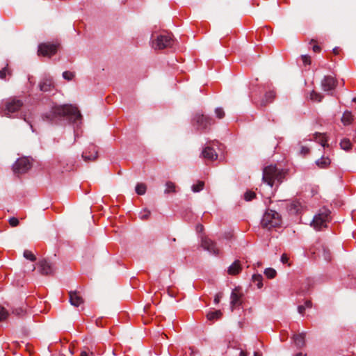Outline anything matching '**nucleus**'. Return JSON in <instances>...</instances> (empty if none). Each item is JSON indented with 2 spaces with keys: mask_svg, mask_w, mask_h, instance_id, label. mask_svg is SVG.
<instances>
[{
  "mask_svg": "<svg viewBox=\"0 0 356 356\" xmlns=\"http://www.w3.org/2000/svg\"><path fill=\"white\" fill-rule=\"evenodd\" d=\"M54 88V85L51 78L45 77L39 83V88L42 92H50Z\"/></svg>",
  "mask_w": 356,
  "mask_h": 356,
  "instance_id": "f8f14e48",
  "label": "nucleus"
},
{
  "mask_svg": "<svg viewBox=\"0 0 356 356\" xmlns=\"http://www.w3.org/2000/svg\"><path fill=\"white\" fill-rule=\"evenodd\" d=\"M22 106V102L16 99L8 100L6 104V108L4 110V114L6 116H9L10 113L18 111Z\"/></svg>",
  "mask_w": 356,
  "mask_h": 356,
  "instance_id": "9d476101",
  "label": "nucleus"
},
{
  "mask_svg": "<svg viewBox=\"0 0 356 356\" xmlns=\"http://www.w3.org/2000/svg\"><path fill=\"white\" fill-rule=\"evenodd\" d=\"M313 140L319 143L323 147L327 145V138L325 134L316 133L314 135Z\"/></svg>",
  "mask_w": 356,
  "mask_h": 356,
  "instance_id": "6ab92c4d",
  "label": "nucleus"
},
{
  "mask_svg": "<svg viewBox=\"0 0 356 356\" xmlns=\"http://www.w3.org/2000/svg\"><path fill=\"white\" fill-rule=\"evenodd\" d=\"M330 163V159L325 156H323L321 159L316 161V164L321 168H325Z\"/></svg>",
  "mask_w": 356,
  "mask_h": 356,
  "instance_id": "412c9836",
  "label": "nucleus"
},
{
  "mask_svg": "<svg viewBox=\"0 0 356 356\" xmlns=\"http://www.w3.org/2000/svg\"><path fill=\"white\" fill-rule=\"evenodd\" d=\"M7 74H10V72L8 71L7 67H5L2 70H0V78L4 79Z\"/></svg>",
  "mask_w": 356,
  "mask_h": 356,
  "instance_id": "4c0bfd02",
  "label": "nucleus"
},
{
  "mask_svg": "<svg viewBox=\"0 0 356 356\" xmlns=\"http://www.w3.org/2000/svg\"><path fill=\"white\" fill-rule=\"evenodd\" d=\"M304 306L305 308H311L312 307V303L310 300H306Z\"/></svg>",
  "mask_w": 356,
  "mask_h": 356,
  "instance_id": "09e8293b",
  "label": "nucleus"
},
{
  "mask_svg": "<svg viewBox=\"0 0 356 356\" xmlns=\"http://www.w3.org/2000/svg\"><path fill=\"white\" fill-rule=\"evenodd\" d=\"M63 77L67 81H70L73 79L74 74L72 72L66 71L63 73Z\"/></svg>",
  "mask_w": 356,
  "mask_h": 356,
  "instance_id": "e433bc0d",
  "label": "nucleus"
},
{
  "mask_svg": "<svg viewBox=\"0 0 356 356\" xmlns=\"http://www.w3.org/2000/svg\"><path fill=\"white\" fill-rule=\"evenodd\" d=\"M254 356H259V354H258L257 353H256V352H255V353H254Z\"/></svg>",
  "mask_w": 356,
  "mask_h": 356,
  "instance_id": "6e6d98bb",
  "label": "nucleus"
},
{
  "mask_svg": "<svg viewBox=\"0 0 356 356\" xmlns=\"http://www.w3.org/2000/svg\"><path fill=\"white\" fill-rule=\"evenodd\" d=\"M323 96L314 90L311 91L309 95V99L312 102H320Z\"/></svg>",
  "mask_w": 356,
  "mask_h": 356,
  "instance_id": "5701e85b",
  "label": "nucleus"
},
{
  "mask_svg": "<svg viewBox=\"0 0 356 356\" xmlns=\"http://www.w3.org/2000/svg\"><path fill=\"white\" fill-rule=\"evenodd\" d=\"M302 59L305 65H309L311 63L309 56L307 55L302 56Z\"/></svg>",
  "mask_w": 356,
  "mask_h": 356,
  "instance_id": "79ce46f5",
  "label": "nucleus"
},
{
  "mask_svg": "<svg viewBox=\"0 0 356 356\" xmlns=\"http://www.w3.org/2000/svg\"><path fill=\"white\" fill-rule=\"evenodd\" d=\"M8 315V312L5 309L4 307L0 305V321H3L7 318Z\"/></svg>",
  "mask_w": 356,
  "mask_h": 356,
  "instance_id": "72a5a7b5",
  "label": "nucleus"
},
{
  "mask_svg": "<svg viewBox=\"0 0 356 356\" xmlns=\"http://www.w3.org/2000/svg\"><path fill=\"white\" fill-rule=\"evenodd\" d=\"M255 193L252 191H247L244 194V198L246 201H250L255 197Z\"/></svg>",
  "mask_w": 356,
  "mask_h": 356,
  "instance_id": "f704fd0d",
  "label": "nucleus"
},
{
  "mask_svg": "<svg viewBox=\"0 0 356 356\" xmlns=\"http://www.w3.org/2000/svg\"><path fill=\"white\" fill-rule=\"evenodd\" d=\"M282 222L280 215L274 210H267L261 219V225L264 228L270 229L280 226Z\"/></svg>",
  "mask_w": 356,
  "mask_h": 356,
  "instance_id": "20e7f679",
  "label": "nucleus"
},
{
  "mask_svg": "<svg viewBox=\"0 0 356 356\" xmlns=\"http://www.w3.org/2000/svg\"><path fill=\"white\" fill-rule=\"evenodd\" d=\"M242 270L241 263L238 260H236L232 263L227 269V273L231 275H236L238 274Z\"/></svg>",
  "mask_w": 356,
  "mask_h": 356,
  "instance_id": "a211bd4d",
  "label": "nucleus"
},
{
  "mask_svg": "<svg viewBox=\"0 0 356 356\" xmlns=\"http://www.w3.org/2000/svg\"><path fill=\"white\" fill-rule=\"evenodd\" d=\"M203 226L202 225H197L196 226V231L197 232H202L203 231Z\"/></svg>",
  "mask_w": 356,
  "mask_h": 356,
  "instance_id": "3c124183",
  "label": "nucleus"
},
{
  "mask_svg": "<svg viewBox=\"0 0 356 356\" xmlns=\"http://www.w3.org/2000/svg\"><path fill=\"white\" fill-rule=\"evenodd\" d=\"M242 294L237 293V289H234L230 295V305H231V309L233 311L234 308L235 307H237L241 305V298Z\"/></svg>",
  "mask_w": 356,
  "mask_h": 356,
  "instance_id": "4468645a",
  "label": "nucleus"
},
{
  "mask_svg": "<svg viewBox=\"0 0 356 356\" xmlns=\"http://www.w3.org/2000/svg\"><path fill=\"white\" fill-rule=\"evenodd\" d=\"M80 356H88L86 351H82Z\"/></svg>",
  "mask_w": 356,
  "mask_h": 356,
  "instance_id": "864d4df0",
  "label": "nucleus"
},
{
  "mask_svg": "<svg viewBox=\"0 0 356 356\" xmlns=\"http://www.w3.org/2000/svg\"><path fill=\"white\" fill-rule=\"evenodd\" d=\"M323 257L325 260L327 261H330L331 260V255H330V253L329 251H327V250L324 249L323 250Z\"/></svg>",
  "mask_w": 356,
  "mask_h": 356,
  "instance_id": "a19ab883",
  "label": "nucleus"
},
{
  "mask_svg": "<svg viewBox=\"0 0 356 356\" xmlns=\"http://www.w3.org/2000/svg\"><path fill=\"white\" fill-rule=\"evenodd\" d=\"M305 333H301L293 336V341L295 345L301 348L305 345Z\"/></svg>",
  "mask_w": 356,
  "mask_h": 356,
  "instance_id": "4be33fe9",
  "label": "nucleus"
},
{
  "mask_svg": "<svg viewBox=\"0 0 356 356\" xmlns=\"http://www.w3.org/2000/svg\"><path fill=\"white\" fill-rule=\"evenodd\" d=\"M276 96V93L275 90H270L267 91L264 97L261 99L260 105L261 106H265L268 104H270L273 102Z\"/></svg>",
  "mask_w": 356,
  "mask_h": 356,
  "instance_id": "2eb2a0df",
  "label": "nucleus"
},
{
  "mask_svg": "<svg viewBox=\"0 0 356 356\" xmlns=\"http://www.w3.org/2000/svg\"><path fill=\"white\" fill-rule=\"evenodd\" d=\"M9 223L12 227H15L19 224V220L17 218L13 217L9 219Z\"/></svg>",
  "mask_w": 356,
  "mask_h": 356,
  "instance_id": "58836bf2",
  "label": "nucleus"
},
{
  "mask_svg": "<svg viewBox=\"0 0 356 356\" xmlns=\"http://www.w3.org/2000/svg\"><path fill=\"white\" fill-rule=\"evenodd\" d=\"M277 274L276 270L272 268H267L264 270V275L269 279H273Z\"/></svg>",
  "mask_w": 356,
  "mask_h": 356,
  "instance_id": "c85d7f7f",
  "label": "nucleus"
},
{
  "mask_svg": "<svg viewBox=\"0 0 356 356\" xmlns=\"http://www.w3.org/2000/svg\"><path fill=\"white\" fill-rule=\"evenodd\" d=\"M331 219L330 211L323 209L319 213L314 216L311 225L316 230H321L327 227V223Z\"/></svg>",
  "mask_w": 356,
  "mask_h": 356,
  "instance_id": "39448f33",
  "label": "nucleus"
},
{
  "mask_svg": "<svg viewBox=\"0 0 356 356\" xmlns=\"http://www.w3.org/2000/svg\"><path fill=\"white\" fill-rule=\"evenodd\" d=\"M340 147L342 149L345 151H348L352 147V144L349 139L348 138H343L340 142Z\"/></svg>",
  "mask_w": 356,
  "mask_h": 356,
  "instance_id": "b1692460",
  "label": "nucleus"
},
{
  "mask_svg": "<svg viewBox=\"0 0 356 356\" xmlns=\"http://www.w3.org/2000/svg\"><path fill=\"white\" fill-rule=\"evenodd\" d=\"M334 79L331 76H325L321 81L322 89L325 92H330L332 94Z\"/></svg>",
  "mask_w": 356,
  "mask_h": 356,
  "instance_id": "dca6fc26",
  "label": "nucleus"
},
{
  "mask_svg": "<svg viewBox=\"0 0 356 356\" xmlns=\"http://www.w3.org/2000/svg\"><path fill=\"white\" fill-rule=\"evenodd\" d=\"M38 268L40 273L42 275H51L54 272V266L46 259L40 261Z\"/></svg>",
  "mask_w": 356,
  "mask_h": 356,
  "instance_id": "9b49d317",
  "label": "nucleus"
},
{
  "mask_svg": "<svg viewBox=\"0 0 356 356\" xmlns=\"http://www.w3.org/2000/svg\"><path fill=\"white\" fill-rule=\"evenodd\" d=\"M24 257L26 259H29L32 261H35V257L34 256V254L29 250H25L24 252Z\"/></svg>",
  "mask_w": 356,
  "mask_h": 356,
  "instance_id": "473e14b6",
  "label": "nucleus"
},
{
  "mask_svg": "<svg viewBox=\"0 0 356 356\" xmlns=\"http://www.w3.org/2000/svg\"><path fill=\"white\" fill-rule=\"evenodd\" d=\"M146 186L144 184H138L136 186V192L138 195H144L146 192Z\"/></svg>",
  "mask_w": 356,
  "mask_h": 356,
  "instance_id": "c756f323",
  "label": "nucleus"
},
{
  "mask_svg": "<svg viewBox=\"0 0 356 356\" xmlns=\"http://www.w3.org/2000/svg\"><path fill=\"white\" fill-rule=\"evenodd\" d=\"M239 356H247V353L245 351L241 350L240 352Z\"/></svg>",
  "mask_w": 356,
  "mask_h": 356,
  "instance_id": "603ef678",
  "label": "nucleus"
},
{
  "mask_svg": "<svg viewBox=\"0 0 356 356\" xmlns=\"http://www.w3.org/2000/svg\"><path fill=\"white\" fill-rule=\"evenodd\" d=\"M31 164L30 159L27 157L18 159L13 165V171L15 173H24L31 168Z\"/></svg>",
  "mask_w": 356,
  "mask_h": 356,
  "instance_id": "0eeeda50",
  "label": "nucleus"
},
{
  "mask_svg": "<svg viewBox=\"0 0 356 356\" xmlns=\"http://www.w3.org/2000/svg\"><path fill=\"white\" fill-rule=\"evenodd\" d=\"M296 356H306L305 355H304L302 353H298L297 355H296Z\"/></svg>",
  "mask_w": 356,
  "mask_h": 356,
  "instance_id": "5fc2aeb1",
  "label": "nucleus"
},
{
  "mask_svg": "<svg viewBox=\"0 0 356 356\" xmlns=\"http://www.w3.org/2000/svg\"><path fill=\"white\" fill-rule=\"evenodd\" d=\"M70 302L74 307H79L83 303V300L77 291H70L69 293Z\"/></svg>",
  "mask_w": 356,
  "mask_h": 356,
  "instance_id": "ddd939ff",
  "label": "nucleus"
},
{
  "mask_svg": "<svg viewBox=\"0 0 356 356\" xmlns=\"http://www.w3.org/2000/svg\"><path fill=\"white\" fill-rule=\"evenodd\" d=\"M174 41L172 38L167 34L153 33L151 37V46L155 50H161L171 47Z\"/></svg>",
  "mask_w": 356,
  "mask_h": 356,
  "instance_id": "7ed1b4c3",
  "label": "nucleus"
},
{
  "mask_svg": "<svg viewBox=\"0 0 356 356\" xmlns=\"http://www.w3.org/2000/svg\"><path fill=\"white\" fill-rule=\"evenodd\" d=\"M305 309L306 308H305V307L304 305H299L298 307V312L299 314L302 315L304 314V312H305Z\"/></svg>",
  "mask_w": 356,
  "mask_h": 356,
  "instance_id": "49530a36",
  "label": "nucleus"
},
{
  "mask_svg": "<svg viewBox=\"0 0 356 356\" xmlns=\"http://www.w3.org/2000/svg\"><path fill=\"white\" fill-rule=\"evenodd\" d=\"M222 315V312L220 310L211 312L207 314V318L209 320H213L219 318Z\"/></svg>",
  "mask_w": 356,
  "mask_h": 356,
  "instance_id": "cd10ccee",
  "label": "nucleus"
},
{
  "mask_svg": "<svg viewBox=\"0 0 356 356\" xmlns=\"http://www.w3.org/2000/svg\"><path fill=\"white\" fill-rule=\"evenodd\" d=\"M204 186V182L202 181H198L197 184H193L191 190L193 193H198L203 190Z\"/></svg>",
  "mask_w": 356,
  "mask_h": 356,
  "instance_id": "bb28decb",
  "label": "nucleus"
},
{
  "mask_svg": "<svg viewBox=\"0 0 356 356\" xmlns=\"http://www.w3.org/2000/svg\"><path fill=\"white\" fill-rule=\"evenodd\" d=\"M51 116H47L51 120L56 117L65 116L70 120L76 123L81 118V115L78 108L71 104L55 106L51 108Z\"/></svg>",
  "mask_w": 356,
  "mask_h": 356,
  "instance_id": "f257e3e1",
  "label": "nucleus"
},
{
  "mask_svg": "<svg viewBox=\"0 0 356 356\" xmlns=\"http://www.w3.org/2000/svg\"><path fill=\"white\" fill-rule=\"evenodd\" d=\"M341 120L342 123L343 124V125H345V126L349 125L350 124H351V122L353 120V115H352L350 111H346L343 113Z\"/></svg>",
  "mask_w": 356,
  "mask_h": 356,
  "instance_id": "aec40b11",
  "label": "nucleus"
},
{
  "mask_svg": "<svg viewBox=\"0 0 356 356\" xmlns=\"http://www.w3.org/2000/svg\"><path fill=\"white\" fill-rule=\"evenodd\" d=\"M13 313L16 316H21L26 313V310L22 307H16L13 309Z\"/></svg>",
  "mask_w": 356,
  "mask_h": 356,
  "instance_id": "2f4dec72",
  "label": "nucleus"
},
{
  "mask_svg": "<svg viewBox=\"0 0 356 356\" xmlns=\"http://www.w3.org/2000/svg\"><path fill=\"white\" fill-rule=\"evenodd\" d=\"M289 258L286 254H283L281 256L280 261L283 264H286L288 262Z\"/></svg>",
  "mask_w": 356,
  "mask_h": 356,
  "instance_id": "a18cd8bd",
  "label": "nucleus"
},
{
  "mask_svg": "<svg viewBox=\"0 0 356 356\" xmlns=\"http://www.w3.org/2000/svg\"><path fill=\"white\" fill-rule=\"evenodd\" d=\"M202 157L210 159V160H216L218 158V154L216 152V151L210 147H206L204 148V149L202 152Z\"/></svg>",
  "mask_w": 356,
  "mask_h": 356,
  "instance_id": "f3484780",
  "label": "nucleus"
},
{
  "mask_svg": "<svg viewBox=\"0 0 356 356\" xmlns=\"http://www.w3.org/2000/svg\"><path fill=\"white\" fill-rule=\"evenodd\" d=\"M165 189L164 191L165 193H170L176 192V186L173 182L167 181L165 183Z\"/></svg>",
  "mask_w": 356,
  "mask_h": 356,
  "instance_id": "a878e982",
  "label": "nucleus"
},
{
  "mask_svg": "<svg viewBox=\"0 0 356 356\" xmlns=\"http://www.w3.org/2000/svg\"><path fill=\"white\" fill-rule=\"evenodd\" d=\"M194 121L195 122L198 129H204L210 125L213 120L210 117L197 113L194 117Z\"/></svg>",
  "mask_w": 356,
  "mask_h": 356,
  "instance_id": "1a4fd4ad",
  "label": "nucleus"
},
{
  "mask_svg": "<svg viewBox=\"0 0 356 356\" xmlns=\"http://www.w3.org/2000/svg\"><path fill=\"white\" fill-rule=\"evenodd\" d=\"M24 121L27 122L28 123H30V122L26 120V118H24Z\"/></svg>",
  "mask_w": 356,
  "mask_h": 356,
  "instance_id": "13d9d810",
  "label": "nucleus"
},
{
  "mask_svg": "<svg viewBox=\"0 0 356 356\" xmlns=\"http://www.w3.org/2000/svg\"><path fill=\"white\" fill-rule=\"evenodd\" d=\"M58 45L51 43H42L38 46V54L44 56H51L57 51Z\"/></svg>",
  "mask_w": 356,
  "mask_h": 356,
  "instance_id": "6e6552de",
  "label": "nucleus"
},
{
  "mask_svg": "<svg viewBox=\"0 0 356 356\" xmlns=\"http://www.w3.org/2000/svg\"><path fill=\"white\" fill-rule=\"evenodd\" d=\"M284 176L282 170L278 169L275 165H270L264 168L262 180L268 186L273 188L277 186L282 181Z\"/></svg>",
  "mask_w": 356,
  "mask_h": 356,
  "instance_id": "f03ea898",
  "label": "nucleus"
},
{
  "mask_svg": "<svg viewBox=\"0 0 356 356\" xmlns=\"http://www.w3.org/2000/svg\"><path fill=\"white\" fill-rule=\"evenodd\" d=\"M35 270V266H33L32 270Z\"/></svg>",
  "mask_w": 356,
  "mask_h": 356,
  "instance_id": "bf43d9fd",
  "label": "nucleus"
},
{
  "mask_svg": "<svg viewBox=\"0 0 356 356\" xmlns=\"http://www.w3.org/2000/svg\"><path fill=\"white\" fill-rule=\"evenodd\" d=\"M201 247L211 254L217 256L220 254V250L218 248L216 243L208 237H202Z\"/></svg>",
  "mask_w": 356,
  "mask_h": 356,
  "instance_id": "423d86ee",
  "label": "nucleus"
},
{
  "mask_svg": "<svg viewBox=\"0 0 356 356\" xmlns=\"http://www.w3.org/2000/svg\"><path fill=\"white\" fill-rule=\"evenodd\" d=\"M343 86H344V81H343V79H335V88L336 87L343 88Z\"/></svg>",
  "mask_w": 356,
  "mask_h": 356,
  "instance_id": "ea45409f",
  "label": "nucleus"
},
{
  "mask_svg": "<svg viewBox=\"0 0 356 356\" xmlns=\"http://www.w3.org/2000/svg\"><path fill=\"white\" fill-rule=\"evenodd\" d=\"M309 152V149L307 147H301L300 153L303 155H305Z\"/></svg>",
  "mask_w": 356,
  "mask_h": 356,
  "instance_id": "de8ad7c7",
  "label": "nucleus"
},
{
  "mask_svg": "<svg viewBox=\"0 0 356 356\" xmlns=\"http://www.w3.org/2000/svg\"><path fill=\"white\" fill-rule=\"evenodd\" d=\"M222 296V294L221 293L216 294L214 298V303L218 304Z\"/></svg>",
  "mask_w": 356,
  "mask_h": 356,
  "instance_id": "c03bdc74",
  "label": "nucleus"
},
{
  "mask_svg": "<svg viewBox=\"0 0 356 356\" xmlns=\"http://www.w3.org/2000/svg\"><path fill=\"white\" fill-rule=\"evenodd\" d=\"M215 113L217 118L221 119L225 115V112L222 108H216L215 110Z\"/></svg>",
  "mask_w": 356,
  "mask_h": 356,
  "instance_id": "c9c22d12",
  "label": "nucleus"
},
{
  "mask_svg": "<svg viewBox=\"0 0 356 356\" xmlns=\"http://www.w3.org/2000/svg\"><path fill=\"white\" fill-rule=\"evenodd\" d=\"M82 156L84 158V159L86 161H87V160L92 161V160H94V159H95L97 158V152H95V154H92V155H90V156H85L84 154H83Z\"/></svg>",
  "mask_w": 356,
  "mask_h": 356,
  "instance_id": "37998d69",
  "label": "nucleus"
},
{
  "mask_svg": "<svg viewBox=\"0 0 356 356\" xmlns=\"http://www.w3.org/2000/svg\"><path fill=\"white\" fill-rule=\"evenodd\" d=\"M252 281L257 284L259 289L263 286V277L260 274H254L252 275Z\"/></svg>",
  "mask_w": 356,
  "mask_h": 356,
  "instance_id": "393cba45",
  "label": "nucleus"
},
{
  "mask_svg": "<svg viewBox=\"0 0 356 356\" xmlns=\"http://www.w3.org/2000/svg\"><path fill=\"white\" fill-rule=\"evenodd\" d=\"M312 49L314 52H318L321 49L320 47L317 44H315L312 47Z\"/></svg>",
  "mask_w": 356,
  "mask_h": 356,
  "instance_id": "8fccbe9b",
  "label": "nucleus"
},
{
  "mask_svg": "<svg viewBox=\"0 0 356 356\" xmlns=\"http://www.w3.org/2000/svg\"><path fill=\"white\" fill-rule=\"evenodd\" d=\"M353 102H356V97L353 99Z\"/></svg>",
  "mask_w": 356,
  "mask_h": 356,
  "instance_id": "4d7b16f0",
  "label": "nucleus"
},
{
  "mask_svg": "<svg viewBox=\"0 0 356 356\" xmlns=\"http://www.w3.org/2000/svg\"><path fill=\"white\" fill-rule=\"evenodd\" d=\"M150 213H151L150 211H149L147 209H144L140 212L139 218L142 220L147 219L149 217Z\"/></svg>",
  "mask_w": 356,
  "mask_h": 356,
  "instance_id": "7c9ffc66",
  "label": "nucleus"
}]
</instances>
